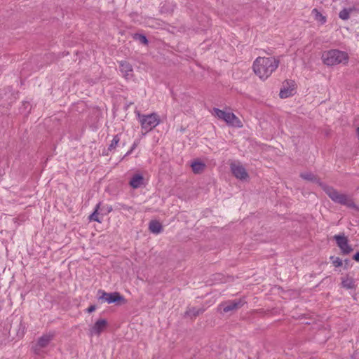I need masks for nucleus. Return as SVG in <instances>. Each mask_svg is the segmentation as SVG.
<instances>
[{
    "label": "nucleus",
    "instance_id": "f257e3e1",
    "mask_svg": "<svg viewBox=\"0 0 359 359\" xmlns=\"http://www.w3.org/2000/svg\"><path fill=\"white\" fill-rule=\"evenodd\" d=\"M279 60L275 57H259L253 63V70L261 79H266L278 67Z\"/></svg>",
    "mask_w": 359,
    "mask_h": 359
},
{
    "label": "nucleus",
    "instance_id": "f03ea898",
    "mask_svg": "<svg viewBox=\"0 0 359 359\" xmlns=\"http://www.w3.org/2000/svg\"><path fill=\"white\" fill-rule=\"evenodd\" d=\"M321 59L325 65L335 66L340 64H347L349 56L345 51L338 49H331L323 52Z\"/></svg>",
    "mask_w": 359,
    "mask_h": 359
},
{
    "label": "nucleus",
    "instance_id": "7ed1b4c3",
    "mask_svg": "<svg viewBox=\"0 0 359 359\" xmlns=\"http://www.w3.org/2000/svg\"><path fill=\"white\" fill-rule=\"evenodd\" d=\"M325 192L334 202L347 207H353L354 203L351 198L345 194L337 191L334 188L324 184H320Z\"/></svg>",
    "mask_w": 359,
    "mask_h": 359
},
{
    "label": "nucleus",
    "instance_id": "20e7f679",
    "mask_svg": "<svg viewBox=\"0 0 359 359\" xmlns=\"http://www.w3.org/2000/svg\"><path fill=\"white\" fill-rule=\"evenodd\" d=\"M213 114L218 118L223 120L227 125L233 127H242L240 119L232 112L221 110L217 108L213 109Z\"/></svg>",
    "mask_w": 359,
    "mask_h": 359
},
{
    "label": "nucleus",
    "instance_id": "39448f33",
    "mask_svg": "<svg viewBox=\"0 0 359 359\" xmlns=\"http://www.w3.org/2000/svg\"><path fill=\"white\" fill-rule=\"evenodd\" d=\"M138 116L142 128L145 131V133L151 131L160 123V120L156 114H151L148 115L138 114Z\"/></svg>",
    "mask_w": 359,
    "mask_h": 359
},
{
    "label": "nucleus",
    "instance_id": "423d86ee",
    "mask_svg": "<svg viewBox=\"0 0 359 359\" xmlns=\"http://www.w3.org/2000/svg\"><path fill=\"white\" fill-rule=\"evenodd\" d=\"M99 300L102 302H107V304L118 303L119 302H124V298L118 292H106L104 290H98Z\"/></svg>",
    "mask_w": 359,
    "mask_h": 359
},
{
    "label": "nucleus",
    "instance_id": "0eeeda50",
    "mask_svg": "<svg viewBox=\"0 0 359 359\" xmlns=\"http://www.w3.org/2000/svg\"><path fill=\"white\" fill-rule=\"evenodd\" d=\"M53 337L54 334L51 332L44 334L41 337H39L37 341L32 347L34 353L36 355H40L41 349L46 347L53 340Z\"/></svg>",
    "mask_w": 359,
    "mask_h": 359
},
{
    "label": "nucleus",
    "instance_id": "6e6552de",
    "mask_svg": "<svg viewBox=\"0 0 359 359\" xmlns=\"http://www.w3.org/2000/svg\"><path fill=\"white\" fill-rule=\"evenodd\" d=\"M334 238L336 241L337 246L340 248L344 255H348L353 250L352 248L348 244L347 238L344 234L335 235Z\"/></svg>",
    "mask_w": 359,
    "mask_h": 359
},
{
    "label": "nucleus",
    "instance_id": "1a4fd4ad",
    "mask_svg": "<svg viewBox=\"0 0 359 359\" xmlns=\"http://www.w3.org/2000/svg\"><path fill=\"white\" fill-rule=\"evenodd\" d=\"M231 170L233 175L239 180H245L248 177V174L245 168L240 163H233L231 164Z\"/></svg>",
    "mask_w": 359,
    "mask_h": 359
},
{
    "label": "nucleus",
    "instance_id": "9d476101",
    "mask_svg": "<svg viewBox=\"0 0 359 359\" xmlns=\"http://www.w3.org/2000/svg\"><path fill=\"white\" fill-rule=\"evenodd\" d=\"M107 321L105 319L97 320L93 327L90 329L89 332L91 336L100 335L107 327Z\"/></svg>",
    "mask_w": 359,
    "mask_h": 359
},
{
    "label": "nucleus",
    "instance_id": "9b49d317",
    "mask_svg": "<svg viewBox=\"0 0 359 359\" xmlns=\"http://www.w3.org/2000/svg\"><path fill=\"white\" fill-rule=\"evenodd\" d=\"M294 84L291 82V84L287 81L286 85L284 84L283 88L280 91V97L281 98H287L295 93V89L294 88Z\"/></svg>",
    "mask_w": 359,
    "mask_h": 359
},
{
    "label": "nucleus",
    "instance_id": "f8f14e48",
    "mask_svg": "<svg viewBox=\"0 0 359 359\" xmlns=\"http://www.w3.org/2000/svg\"><path fill=\"white\" fill-rule=\"evenodd\" d=\"M120 70L126 79H129L133 76V68L131 65L125 61L120 62Z\"/></svg>",
    "mask_w": 359,
    "mask_h": 359
},
{
    "label": "nucleus",
    "instance_id": "ddd939ff",
    "mask_svg": "<svg viewBox=\"0 0 359 359\" xmlns=\"http://www.w3.org/2000/svg\"><path fill=\"white\" fill-rule=\"evenodd\" d=\"M143 176L140 174H136L131 178L129 184L133 189H137L143 184Z\"/></svg>",
    "mask_w": 359,
    "mask_h": 359
},
{
    "label": "nucleus",
    "instance_id": "4468645a",
    "mask_svg": "<svg viewBox=\"0 0 359 359\" xmlns=\"http://www.w3.org/2000/svg\"><path fill=\"white\" fill-rule=\"evenodd\" d=\"M241 305V300H233L231 302H229L223 305V311L224 313H227L230 311L234 310L236 309H238Z\"/></svg>",
    "mask_w": 359,
    "mask_h": 359
},
{
    "label": "nucleus",
    "instance_id": "2eb2a0df",
    "mask_svg": "<svg viewBox=\"0 0 359 359\" xmlns=\"http://www.w3.org/2000/svg\"><path fill=\"white\" fill-rule=\"evenodd\" d=\"M311 13L312 15L313 16L314 20L320 25H324L326 22V16H325L322 13H320L318 9H313Z\"/></svg>",
    "mask_w": 359,
    "mask_h": 359
},
{
    "label": "nucleus",
    "instance_id": "dca6fc26",
    "mask_svg": "<svg viewBox=\"0 0 359 359\" xmlns=\"http://www.w3.org/2000/svg\"><path fill=\"white\" fill-rule=\"evenodd\" d=\"M341 284L346 289H353L355 287L354 278L348 276L342 278Z\"/></svg>",
    "mask_w": 359,
    "mask_h": 359
},
{
    "label": "nucleus",
    "instance_id": "f3484780",
    "mask_svg": "<svg viewBox=\"0 0 359 359\" xmlns=\"http://www.w3.org/2000/svg\"><path fill=\"white\" fill-rule=\"evenodd\" d=\"M191 167L194 173L198 174L203 172L205 165L201 161H196L191 164Z\"/></svg>",
    "mask_w": 359,
    "mask_h": 359
},
{
    "label": "nucleus",
    "instance_id": "a211bd4d",
    "mask_svg": "<svg viewBox=\"0 0 359 359\" xmlns=\"http://www.w3.org/2000/svg\"><path fill=\"white\" fill-rule=\"evenodd\" d=\"M149 230L154 233H159L162 231V225L157 221H151L149 223Z\"/></svg>",
    "mask_w": 359,
    "mask_h": 359
},
{
    "label": "nucleus",
    "instance_id": "6ab92c4d",
    "mask_svg": "<svg viewBox=\"0 0 359 359\" xmlns=\"http://www.w3.org/2000/svg\"><path fill=\"white\" fill-rule=\"evenodd\" d=\"M101 203H99L96 205L94 212L89 216V219L90 221H95L99 223L102 222V220L100 219L98 215V211L100 208Z\"/></svg>",
    "mask_w": 359,
    "mask_h": 359
},
{
    "label": "nucleus",
    "instance_id": "aec40b11",
    "mask_svg": "<svg viewBox=\"0 0 359 359\" xmlns=\"http://www.w3.org/2000/svg\"><path fill=\"white\" fill-rule=\"evenodd\" d=\"M353 8H344L342 11H341L339 13V17L341 19V20H348L350 17V14L353 11Z\"/></svg>",
    "mask_w": 359,
    "mask_h": 359
},
{
    "label": "nucleus",
    "instance_id": "412c9836",
    "mask_svg": "<svg viewBox=\"0 0 359 359\" xmlns=\"http://www.w3.org/2000/svg\"><path fill=\"white\" fill-rule=\"evenodd\" d=\"M120 141V137L118 135H115L109 146V149L112 150L115 149Z\"/></svg>",
    "mask_w": 359,
    "mask_h": 359
},
{
    "label": "nucleus",
    "instance_id": "4be33fe9",
    "mask_svg": "<svg viewBox=\"0 0 359 359\" xmlns=\"http://www.w3.org/2000/svg\"><path fill=\"white\" fill-rule=\"evenodd\" d=\"M301 177L306 180L315 181L316 180L315 175L311 172H304L301 174Z\"/></svg>",
    "mask_w": 359,
    "mask_h": 359
},
{
    "label": "nucleus",
    "instance_id": "5701e85b",
    "mask_svg": "<svg viewBox=\"0 0 359 359\" xmlns=\"http://www.w3.org/2000/svg\"><path fill=\"white\" fill-rule=\"evenodd\" d=\"M331 259L334 266L339 267L342 265V260L340 258L331 257Z\"/></svg>",
    "mask_w": 359,
    "mask_h": 359
},
{
    "label": "nucleus",
    "instance_id": "b1692460",
    "mask_svg": "<svg viewBox=\"0 0 359 359\" xmlns=\"http://www.w3.org/2000/svg\"><path fill=\"white\" fill-rule=\"evenodd\" d=\"M136 39L140 40V41L144 44H147L148 40L147 37L142 34H138L136 36Z\"/></svg>",
    "mask_w": 359,
    "mask_h": 359
},
{
    "label": "nucleus",
    "instance_id": "393cba45",
    "mask_svg": "<svg viewBox=\"0 0 359 359\" xmlns=\"http://www.w3.org/2000/svg\"><path fill=\"white\" fill-rule=\"evenodd\" d=\"M198 314H199V311H196L195 309H189L188 311H187V315H188V316H191V315L196 316Z\"/></svg>",
    "mask_w": 359,
    "mask_h": 359
},
{
    "label": "nucleus",
    "instance_id": "a878e982",
    "mask_svg": "<svg viewBox=\"0 0 359 359\" xmlns=\"http://www.w3.org/2000/svg\"><path fill=\"white\" fill-rule=\"evenodd\" d=\"M137 144L134 143L131 147V149L126 153V155H130L133 151L136 148Z\"/></svg>",
    "mask_w": 359,
    "mask_h": 359
},
{
    "label": "nucleus",
    "instance_id": "bb28decb",
    "mask_svg": "<svg viewBox=\"0 0 359 359\" xmlns=\"http://www.w3.org/2000/svg\"><path fill=\"white\" fill-rule=\"evenodd\" d=\"M95 309H96V308H95V306H94V305H91L90 306H89V307L88 308V309H87V310H88V313H91V312L94 311L95 310Z\"/></svg>",
    "mask_w": 359,
    "mask_h": 359
},
{
    "label": "nucleus",
    "instance_id": "cd10ccee",
    "mask_svg": "<svg viewBox=\"0 0 359 359\" xmlns=\"http://www.w3.org/2000/svg\"><path fill=\"white\" fill-rule=\"evenodd\" d=\"M353 259L356 262H359V252H358L357 253H355L354 255H353Z\"/></svg>",
    "mask_w": 359,
    "mask_h": 359
},
{
    "label": "nucleus",
    "instance_id": "c85d7f7f",
    "mask_svg": "<svg viewBox=\"0 0 359 359\" xmlns=\"http://www.w3.org/2000/svg\"><path fill=\"white\" fill-rule=\"evenodd\" d=\"M112 210V208L111 207H108L107 208V212H109Z\"/></svg>",
    "mask_w": 359,
    "mask_h": 359
},
{
    "label": "nucleus",
    "instance_id": "c756f323",
    "mask_svg": "<svg viewBox=\"0 0 359 359\" xmlns=\"http://www.w3.org/2000/svg\"><path fill=\"white\" fill-rule=\"evenodd\" d=\"M123 209H124V210H128L129 208H128L127 206L123 205Z\"/></svg>",
    "mask_w": 359,
    "mask_h": 359
},
{
    "label": "nucleus",
    "instance_id": "7c9ffc66",
    "mask_svg": "<svg viewBox=\"0 0 359 359\" xmlns=\"http://www.w3.org/2000/svg\"><path fill=\"white\" fill-rule=\"evenodd\" d=\"M357 135H358V137L359 138V128H357Z\"/></svg>",
    "mask_w": 359,
    "mask_h": 359
}]
</instances>
